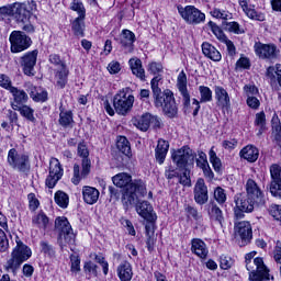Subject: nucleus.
<instances>
[{"instance_id":"obj_1","label":"nucleus","mask_w":281,"mask_h":281,"mask_svg":"<svg viewBox=\"0 0 281 281\" xmlns=\"http://www.w3.org/2000/svg\"><path fill=\"white\" fill-rule=\"evenodd\" d=\"M112 181L116 188H124L122 203L125 210L137 204V194H139V196H146V183L142 180H133V177L126 172L113 176Z\"/></svg>"},{"instance_id":"obj_2","label":"nucleus","mask_w":281,"mask_h":281,"mask_svg":"<svg viewBox=\"0 0 281 281\" xmlns=\"http://www.w3.org/2000/svg\"><path fill=\"white\" fill-rule=\"evenodd\" d=\"M160 81V76H155L150 81L154 104L156 109H161L162 113H165L167 117H177L179 108L177 106V101L175 100V93L171 92L170 89L161 91V88H159Z\"/></svg>"},{"instance_id":"obj_3","label":"nucleus","mask_w":281,"mask_h":281,"mask_svg":"<svg viewBox=\"0 0 281 281\" xmlns=\"http://www.w3.org/2000/svg\"><path fill=\"white\" fill-rule=\"evenodd\" d=\"M133 104H135V97L133 94H128V88L120 90L113 97V106H111V102L105 100L103 102V106L108 114L111 116L115 115H128L131 111H133Z\"/></svg>"},{"instance_id":"obj_4","label":"nucleus","mask_w":281,"mask_h":281,"mask_svg":"<svg viewBox=\"0 0 281 281\" xmlns=\"http://www.w3.org/2000/svg\"><path fill=\"white\" fill-rule=\"evenodd\" d=\"M16 246L11 252V258L7 261V271L12 270V273H16L21 269L23 262H27L32 258V249L27 245L23 244L20 239H16Z\"/></svg>"},{"instance_id":"obj_5","label":"nucleus","mask_w":281,"mask_h":281,"mask_svg":"<svg viewBox=\"0 0 281 281\" xmlns=\"http://www.w3.org/2000/svg\"><path fill=\"white\" fill-rule=\"evenodd\" d=\"M55 229L58 231L57 243L60 247V250H65V247L76 245V234L69 220L67 217H57L55 220Z\"/></svg>"},{"instance_id":"obj_6","label":"nucleus","mask_w":281,"mask_h":281,"mask_svg":"<svg viewBox=\"0 0 281 281\" xmlns=\"http://www.w3.org/2000/svg\"><path fill=\"white\" fill-rule=\"evenodd\" d=\"M171 159L179 170H186L188 167L194 166L196 154L190 147L183 146L171 154Z\"/></svg>"},{"instance_id":"obj_7","label":"nucleus","mask_w":281,"mask_h":281,"mask_svg":"<svg viewBox=\"0 0 281 281\" xmlns=\"http://www.w3.org/2000/svg\"><path fill=\"white\" fill-rule=\"evenodd\" d=\"M9 42L12 54H21V52H25V49L32 47V37L27 36L25 32L22 31H12L9 36Z\"/></svg>"},{"instance_id":"obj_8","label":"nucleus","mask_w":281,"mask_h":281,"mask_svg":"<svg viewBox=\"0 0 281 281\" xmlns=\"http://www.w3.org/2000/svg\"><path fill=\"white\" fill-rule=\"evenodd\" d=\"M48 61L50 65H54V67H57L55 74L57 86L60 87V89H65V85H67V78L69 77V68H67V64L60 58V55L58 54H50L48 56Z\"/></svg>"},{"instance_id":"obj_9","label":"nucleus","mask_w":281,"mask_h":281,"mask_svg":"<svg viewBox=\"0 0 281 281\" xmlns=\"http://www.w3.org/2000/svg\"><path fill=\"white\" fill-rule=\"evenodd\" d=\"M34 10H36V2L34 0L24 3L15 2L12 4V16L18 23H27Z\"/></svg>"},{"instance_id":"obj_10","label":"nucleus","mask_w":281,"mask_h":281,"mask_svg":"<svg viewBox=\"0 0 281 281\" xmlns=\"http://www.w3.org/2000/svg\"><path fill=\"white\" fill-rule=\"evenodd\" d=\"M8 164L18 172H30V156L19 154L15 148H11L8 153Z\"/></svg>"},{"instance_id":"obj_11","label":"nucleus","mask_w":281,"mask_h":281,"mask_svg":"<svg viewBox=\"0 0 281 281\" xmlns=\"http://www.w3.org/2000/svg\"><path fill=\"white\" fill-rule=\"evenodd\" d=\"M178 12L190 25H199V23L205 22V13L201 12V10L194 5H187L184 8L178 5Z\"/></svg>"},{"instance_id":"obj_12","label":"nucleus","mask_w":281,"mask_h":281,"mask_svg":"<svg viewBox=\"0 0 281 281\" xmlns=\"http://www.w3.org/2000/svg\"><path fill=\"white\" fill-rule=\"evenodd\" d=\"M247 271H249L250 281L269 280V270L260 257H257L254 259V261H250V269H247Z\"/></svg>"},{"instance_id":"obj_13","label":"nucleus","mask_w":281,"mask_h":281,"mask_svg":"<svg viewBox=\"0 0 281 281\" xmlns=\"http://www.w3.org/2000/svg\"><path fill=\"white\" fill-rule=\"evenodd\" d=\"M64 169L57 158H52L49 162V172L45 180L46 188L50 190L56 188V183L63 179Z\"/></svg>"},{"instance_id":"obj_14","label":"nucleus","mask_w":281,"mask_h":281,"mask_svg":"<svg viewBox=\"0 0 281 281\" xmlns=\"http://www.w3.org/2000/svg\"><path fill=\"white\" fill-rule=\"evenodd\" d=\"M234 237L241 239L243 245H249L254 238V229L248 221L234 223Z\"/></svg>"},{"instance_id":"obj_15","label":"nucleus","mask_w":281,"mask_h":281,"mask_svg":"<svg viewBox=\"0 0 281 281\" xmlns=\"http://www.w3.org/2000/svg\"><path fill=\"white\" fill-rule=\"evenodd\" d=\"M245 189L248 199L252 201V203H256V205H265V203H267L265 192L262 189H260V186H258L254 179L247 180Z\"/></svg>"},{"instance_id":"obj_16","label":"nucleus","mask_w":281,"mask_h":281,"mask_svg":"<svg viewBox=\"0 0 281 281\" xmlns=\"http://www.w3.org/2000/svg\"><path fill=\"white\" fill-rule=\"evenodd\" d=\"M36 60H38V49L27 52L20 58V65L24 76H34Z\"/></svg>"},{"instance_id":"obj_17","label":"nucleus","mask_w":281,"mask_h":281,"mask_svg":"<svg viewBox=\"0 0 281 281\" xmlns=\"http://www.w3.org/2000/svg\"><path fill=\"white\" fill-rule=\"evenodd\" d=\"M193 199L198 205H205L210 201L207 184L203 178H199L194 184Z\"/></svg>"},{"instance_id":"obj_18","label":"nucleus","mask_w":281,"mask_h":281,"mask_svg":"<svg viewBox=\"0 0 281 281\" xmlns=\"http://www.w3.org/2000/svg\"><path fill=\"white\" fill-rule=\"evenodd\" d=\"M254 47L255 54L263 60H273V58L278 57V48L273 44H262L260 42H256Z\"/></svg>"},{"instance_id":"obj_19","label":"nucleus","mask_w":281,"mask_h":281,"mask_svg":"<svg viewBox=\"0 0 281 281\" xmlns=\"http://www.w3.org/2000/svg\"><path fill=\"white\" fill-rule=\"evenodd\" d=\"M77 153H78L79 157H82L81 177H87L89 175V172H91V159H89V149L87 148V144H85V140H82L78 144Z\"/></svg>"},{"instance_id":"obj_20","label":"nucleus","mask_w":281,"mask_h":281,"mask_svg":"<svg viewBox=\"0 0 281 281\" xmlns=\"http://www.w3.org/2000/svg\"><path fill=\"white\" fill-rule=\"evenodd\" d=\"M214 91L217 106H221L223 111H229L232 109V100L227 90L221 86H215Z\"/></svg>"},{"instance_id":"obj_21","label":"nucleus","mask_w":281,"mask_h":281,"mask_svg":"<svg viewBox=\"0 0 281 281\" xmlns=\"http://www.w3.org/2000/svg\"><path fill=\"white\" fill-rule=\"evenodd\" d=\"M177 88L182 95L183 106L188 109L190 106V92H188V76L183 70L178 75Z\"/></svg>"},{"instance_id":"obj_22","label":"nucleus","mask_w":281,"mask_h":281,"mask_svg":"<svg viewBox=\"0 0 281 281\" xmlns=\"http://www.w3.org/2000/svg\"><path fill=\"white\" fill-rule=\"evenodd\" d=\"M10 93L13 97V101L11 102L13 111L20 109L21 106H25V103L27 102V100H30V98L27 97V92L16 87L11 88Z\"/></svg>"},{"instance_id":"obj_23","label":"nucleus","mask_w":281,"mask_h":281,"mask_svg":"<svg viewBox=\"0 0 281 281\" xmlns=\"http://www.w3.org/2000/svg\"><path fill=\"white\" fill-rule=\"evenodd\" d=\"M191 252L194 254V256H198V258L205 260L210 254V250L207 249V245L205 241H203V239L193 238L191 240Z\"/></svg>"},{"instance_id":"obj_24","label":"nucleus","mask_w":281,"mask_h":281,"mask_svg":"<svg viewBox=\"0 0 281 281\" xmlns=\"http://www.w3.org/2000/svg\"><path fill=\"white\" fill-rule=\"evenodd\" d=\"M136 212L145 221H157V214L153 212V205L148 201L138 202L136 204Z\"/></svg>"},{"instance_id":"obj_25","label":"nucleus","mask_w":281,"mask_h":281,"mask_svg":"<svg viewBox=\"0 0 281 281\" xmlns=\"http://www.w3.org/2000/svg\"><path fill=\"white\" fill-rule=\"evenodd\" d=\"M170 148V143L165 139H158L157 147L155 149L156 161L161 166L164 161H166V156L168 155V150Z\"/></svg>"},{"instance_id":"obj_26","label":"nucleus","mask_w":281,"mask_h":281,"mask_svg":"<svg viewBox=\"0 0 281 281\" xmlns=\"http://www.w3.org/2000/svg\"><path fill=\"white\" fill-rule=\"evenodd\" d=\"M239 157L241 159H246L249 164H255L258 161V157H260V151L254 145H247L239 151Z\"/></svg>"},{"instance_id":"obj_27","label":"nucleus","mask_w":281,"mask_h":281,"mask_svg":"<svg viewBox=\"0 0 281 281\" xmlns=\"http://www.w3.org/2000/svg\"><path fill=\"white\" fill-rule=\"evenodd\" d=\"M82 196L85 203L94 205V203H98V199H100V191L93 187L86 186L82 188Z\"/></svg>"},{"instance_id":"obj_28","label":"nucleus","mask_w":281,"mask_h":281,"mask_svg":"<svg viewBox=\"0 0 281 281\" xmlns=\"http://www.w3.org/2000/svg\"><path fill=\"white\" fill-rule=\"evenodd\" d=\"M202 53L206 58H210V60H213L214 63H221L223 56L221 55V52L214 47V45L204 42L202 44Z\"/></svg>"},{"instance_id":"obj_29","label":"nucleus","mask_w":281,"mask_h":281,"mask_svg":"<svg viewBox=\"0 0 281 281\" xmlns=\"http://www.w3.org/2000/svg\"><path fill=\"white\" fill-rule=\"evenodd\" d=\"M128 65L132 69V74L139 78L143 82L146 81V70H144V66L142 65V59L139 58H131L128 60Z\"/></svg>"},{"instance_id":"obj_30","label":"nucleus","mask_w":281,"mask_h":281,"mask_svg":"<svg viewBox=\"0 0 281 281\" xmlns=\"http://www.w3.org/2000/svg\"><path fill=\"white\" fill-rule=\"evenodd\" d=\"M131 122L133 126L138 128V131L146 133V131L150 128V113H145L140 116H134Z\"/></svg>"},{"instance_id":"obj_31","label":"nucleus","mask_w":281,"mask_h":281,"mask_svg":"<svg viewBox=\"0 0 281 281\" xmlns=\"http://www.w3.org/2000/svg\"><path fill=\"white\" fill-rule=\"evenodd\" d=\"M209 216L211 221L223 227V223H225V215H223V211L215 203L209 204Z\"/></svg>"},{"instance_id":"obj_32","label":"nucleus","mask_w":281,"mask_h":281,"mask_svg":"<svg viewBox=\"0 0 281 281\" xmlns=\"http://www.w3.org/2000/svg\"><path fill=\"white\" fill-rule=\"evenodd\" d=\"M117 277L121 281H131L133 280V266H131V262L123 261L117 267Z\"/></svg>"},{"instance_id":"obj_33","label":"nucleus","mask_w":281,"mask_h":281,"mask_svg":"<svg viewBox=\"0 0 281 281\" xmlns=\"http://www.w3.org/2000/svg\"><path fill=\"white\" fill-rule=\"evenodd\" d=\"M122 47L127 49V52H133V44L135 43V33L131 30H123L121 33V41Z\"/></svg>"},{"instance_id":"obj_34","label":"nucleus","mask_w":281,"mask_h":281,"mask_svg":"<svg viewBox=\"0 0 281 281\" xmlns=\"http://www.w3.org/2000/svg\"><path fill=\"white\" fill-rule=\"evenodd\" d=\"M32 223L35 227H38V229H47V225H49V217H47L45 212L40 211L32 217Z\"/></svg>"},{"instance_id":"obj_35","label":"nucleus","mask_w":281,"mask_h":281,"mask_svg":"<svg viewBox=\"0 0 281 281\" xmlns=\"http://www.w3.org/2000/svg\"><path fill=\"white\" fill-rule=\"evenodd\" d=\"M58 123L63 126V128H74V112L61 111L59 113Z\"/></svg>"},{"instance_id":"obj_36","label":"nucleus","mask_w":281,"mask_h":281,"mask_svg":"<svg viewBox=\"0 0 281 281\" xmlns=\"http://www.w3.org/2000/svg\"><path fill=\"white\" fill-rule=\"evenodd\" d=\"M266 76L271 82H279L281 86V65L270 66L267 68Z\"/></svg>"},{"instance_id":"obj_37","label":"nucleus","mask_w":281,"mask_h":281,"mask_svg":"<svg viewBox=\"0 0 281 281\" xmlns=\"http://www.w3.org/2000/svg\"><path fill=\"white\" fill-rule=\"evenodd\" d=\"M235 203L237 207H240L247 214H249L254 210V205H256V202H254V200H250L249 196L247 195L246 198L245 196L237 198V200H235Z\"/></svg>"},{"instance_id":"obj_38","label":"nucleus","mask_w":281,"mask_h":281,"mask_svg":"<svg viewBox=\"0 0 281 281\" xmlns=\"http://www.w3.org/2000/svg\"><path fill=\"white\" fill-rule=\"evenodd\" d=\"M71 30L75 36L83 37L85 36V18H76L71 22Z\"/></svg>"},{"instance_id":"obj_39","label":"nucleus","mask_w":281,"mask_h":281,"mask_svg":"<svg viewBox=\"0 0 281 281\" xmlns=\"http://www.w3.org/2000/svg\"><path fill=\"white\" fill-rule=\"evenodd\" d=\"M116 148L125 155L126 157H130L131 155V143L128 142V138L126 136H120L116 142Z\"/></svg>"},{"instance_id":"obj_40","label":"nucleus","mask_w":281,"mask_h":281,"mask_svg":"<svg viewBox=\"0 0 281 281\" xmlns=\"http://www.w3.org/2000/svg\"><path fill=\"white\" fill-rule=\"evenodd\" d=\"M22 117H25L27 122L36 124V116H34V109L29 105H22L20 109H16Z\"/></svg>"},{"instance_id":"obj_41","label":"nucleus","mask_w":281,"mask_h":281,"mask_svg":"<svg viewBox=\"0 0 281 281\" xmlns=\"http://www.w3.org/2000/svg\"><path fill=\"white\" fill-rule=\"evenodd\" d=\"M70 10H72V12H77V19H86L87 16V9H85V4L80 0H72L70 3Z\"/></svg>"},{"instance_id":"obj_42","label":"nucleus","mask_w":281,"mask_h":281,"mask_svg":"<svg viewBox=\"0 0 281 281\" xmlns=\"http://www.w3.org/2000/svg\"><path fill=\"white\" fill-rule=\"evenodd\" d=\"M223 30H226L227 32H232L233 34H245V29L240 27V24L238 22H222Z\"/></svg>"},{"instance_id":"obj_43","label":"nucleus","mask_w":281,"mask_h":281,"mask_svg":"<svg viewBox=\"0 0 281 281\" xmlns=\"http://www.w3.org/2000/svg\"><path fill=\"white\" fill-rule=\"evenodd\" d=\"M210 162L212 164L215 172H223V162H221V158L216 156V151H214V148H211L209 151Z\"/></svg>"},{"instance_id":"obj_44","label":"nucleus","mask_w":281,"mask_h":281,"mask_svg":"<svg viewBox=\"0 0 281 281\" xmlns=\"http://www.w3.org/2000/svg\"><path fill=\"white\" fill-rule=\"evenodd\" d=\"M272 133L274 135V139L277 142L281 140V123H280V117H278V114H273L272 120Z\"/></svg>"},{"instance_id":"obj_45","label":"nucleus","mask_w":281,"mask_h":281,"mask_svg":"<svg viewBox=\"0 0 281 281\" xmlns=\"http://www.w3.org/2000/svg\"><path fill=\"white\" fill-rule=\"evenodd\" d=\"M55 203L65 210L69 205V195L65 191H57L55 193Z\"/></svg>"},{"instance_id":"obj_46","label":"nucleus","mask_w":281,"mask_h":281,"mask_svg":"<svg viewBox=\"0 0 281 281\" xmlns=\"http://www.w3.org/2000/svg\"><path fill=\"white\" fill-rule=\"evenodd\" d=\"M210 14L214 19H220L222 22L229 21V19H232V13H229V11H225L218 8L211 10Z\"/></svg>"},{"instance_id":"obj_47","label":"nucleus","mask_w":281,"mask_h":281,"mask_svg":"<svg viewBox=\"0 0 281 281\" xmlns=\"http://www.w3.org/2000/svg\"><path fill=\"white\" fill-rule=\"evenodd\" d=\"M199 91H200V102L201 103L212 102V89H210V87L200 86Z\"/></svg>"},{"instance_id":"obj_48","label":"nucleus","mask_w":281,"mask_h":281,"mask_svg":"<svg viewBox=\"0 0 281 281\" xmlns=\"http://www.w3.org/2000/svg\"><path fill=\"white\" fill-rule=\"evenodd\" d=\"M30 98H32L34 102H47L48 94L46 90L37 91L34 89L30 92Z\"/></svg>"},{"instance_id":"obj_49","label":"nucleus","mask_w":281,"mask_h":281,"mask_svg":"<svg viewBox=\"0 0 281 281\" xmlns=\"http://www.w3.org/2000/svg\"><path fill=\"white\" fill-rule=\"evenodd\" d=\"M207 25L211 29V32H213V34L216 36L218 41H221V43H223L227 38V35H225L223 30L220 29V26H217L216 23L210 21Z\"/></svg>"},{"instance_id":"obj_50","label":"nucleus","mask_w":281,"mask_h":281,"mask_svg":"<svg viewBox=\"0 0 281 281\" xmlns=\"http://www.w3.org/2000/svg\"><path fill=\"white\" fill-rule=\"evenodd\" d=\"M270 177H271L270 183H276L278 181H281V166L280 165L272 164L270 166Z\"/></svg>"},{"instance_id":"obj_51","label":"nucleus","mask_w":281,"mask_h":281,"mask_svg":"<svg viewBox=\"0 0 281 281\" xmlns=\"http://www.w3.org/2000/svg\"><path fill=\"white\" fill-rule=\"evenodd\" d=\"M184 171L181 173H179V183L181 186H184L187 188L192 187V180L190 179V169H183Z\"/></svg>"},{"instance_id":"obj_52","label":"nucleus","mask_w":281,"mask_h":281,"mask_svg":"<svg viewBox=\"0 0 281 281\" xmlns=\"http://www.w3.org/2000/svg\"><path fill=\"white\" fill-rule=\"evenodd\" d=\"M256 126H260L259 135H261L262 131H265L267 125V115L263 112H259L256 114L255 119Z\"/></svg>"},{"instance_id":"obj_53","label":"nucleus","mask_w":281,"mask_h":281,"mask_svg":"<svg viewBox=\"0 0 281 281\" xmlns=\"http://www.w3.org/2000/svg\"><path fill=\"white\" fill-rule=\"evenodd\" d=\"M214 199L220 203V205H223L225 201H227V194L225 193V189L217 187L214 190Z\"/></svg>"},{"instance_id":"obj_54","label":"nucleus","mask_w":281,"mask_h":281,"mask_svg":"<svg viewBox=\"0 0 281 281\" xmlns=\"http://www.w3.org/2000/svg\"><path fill=\"white\" fill-rule=\"evenodd\" d=\"M0 87L7 91H12V89H14V86H12V80L8 77V75L3 74L0 75Z\"/></svg>"},{"instance_id":"obj_55","label":"nucleus","mask_w":281,"mask_h":281,"mask_svg":"<svg viewBox=\"0 0 281 281\" xmlns=\"http://www.w3.org/2000/svg\"><path fill=\"white\" fill-rule=\"evenodd\" d=\"M179 171L175 167H172V165H169L165 169V177L168 181L172 179H179Z\"/></svg>"},{"instance_id":"obj_56","label":"nucleus","mask_w":281,"mask_h":281,"mask_svg":"<svg viewBox=\"0 0 281 281\" xmlns=\"http://www.w3.org/2000/svg\"><path fill=\"white\" fill-rule=\"evenodd\" d=\"M269 190L274 199H281V180L270 183Z\"/></svg>"},{"instance_id":"obj_57","label":"nucleus","mask_w":281,"mask_h":281,"mask_svg":"<svg viewBox=\"0 0 281 281\" xmlns=\"http://www.w3.org/2000/svg\"><path fill=\"white\" fill-rule=\"evenodd\" d=\"M244 12L249 19H252L254 21H265V14L258 13L256 9L248 8Z\"/></svg>"},{"instance_id":"obj_58","label":"nucleus","mask_w":281,"mask_h":281,"mask_svg":"<svg viewBox=\"0 0 281 281\" xmlns=\"http://www.w3.org/2000/svg\"><path fill=\"white\" fill-rule=\"evenodd\" d=\"M147 71L153 76H157V74L164 71V66L157 61H153L148 65Z\"/></svg>"},{"instance_id":"obj_59","label":"nucleus","mask_w":281,"mask_h":281,"mask_svg":"<svg viewBox=\"0 0 281 281\" xmlns=\"http://www.w3.org/2000/svg\"><path fill=\"white\" fill-rule=\"evenodd\" d=\"M27 199L31 212H36V210H38V205H41V202H38V199H36V194L30 193Z\"/></svg>"},{"instance_id":"obj_60","label":"nucleus","mask_w":281,"mask_h":281,"mask_svg":"<svg viewBox=\"0 0 281 281\" xmlns=\"http://www.w3.org/2000/svg\"><path fill=\"white\" fill-rule=\"evenodd\" d=\"M10 243L8 241V236L5 235V232H3V229L0 228V251H8Z\"/></svg>"},{"instance_id":"obj_61","label":"nucleus","mask_w":281,"mask_h":281,"mask_svg":"<svg viewBox=\"0 0 281 281\" xmlns=\"http://www.w3.org/2000/svg\"><path fill=\"white\" fill-rule=\"evenodd\" d=\"M70 271H72V273H78V271H80V257L77 255H70Z\"/></svg>"},{"instance_id":"obj_62","label":"nucleus","mask_w":281,"mask_h":281,"mask_svg":"<svg viewBox=\"0 0 281 281\" xmlns=\"http://www.w3.org/2000/svg\"><path fill=\"white\" fill-rule=\"evenodd\" d=\"M85 273L89 274L93 273V276H98V265L93 263V261H87L83 266Z\"/></svg>"},{"instance_id":"obj_63","label":"nucleus","mask_w":281,"mask_h":281,"mask_svg":"<svg viewBox=\"0 0 281 281\" xmlns=\"http://www.w3.org/2000/svg\"><path fill=\"white\" fill-rule=\"evenodd\" d=\"M270 214L272 215V217H273L276 221H280V222H281V205L273 204V205L270 207Z\"/></svg>"},{"instance_id":"obj_64","label":"nucleus","mask_w":281,"mask_h":281,"mask_svg":"<svg viewBox=\"0 0 281 281\" xmlns=\"http://www.w3.org/2000/svg\"><path fill=\"white\" fill-rule=\"evenodd\" d=\"M273 258L277 265H281V243L280 241H277V245L273 251Z\"/></svg>"}]
</instances>
